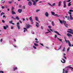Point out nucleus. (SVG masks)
I'll use <instances>...</instances> for the list:
<instances>
[{"mask_svg":"<svg viewBox=\"0 0 73 73\" xmlns=\"http://www.w3.org/2000/svg\"><path fill=\"white\" fill-rule=\"evenodd\" d=\"M13 9H14V7H12L11 9L12 11Z\"/></svg>","mask_w":73,"mask_h":73,"instance_id":"8fccbe9b","label":"nucleus"},{"mask_svg":"<svg viewBox=\"0 0 73 73\" xmlns=\"http://www.w3.org/2000/svg\"><path fill=\"white\" fill-rule=\"evenodd\" d=\"M12 18L13 19H14V20H15L16 19L15 18H14V17H13V16L12 17Z\"/></svg>","mask_w":73,"mask_h":73,"instance_id":"ea45409f","label":"nucleus"},{"mask_svg":"<svg viewBox=\"0 0 73 73\" xmlns=\"http://www.w3.org/2000/svg\"><path fill=\"white\" fill-rule=\"evenodd\" d=\"M28 4L29 6H32V3L31 1H29L28 3Z\"/></svg>","mask_w":73,"mask_h":73,"instance_id":"20e7f679","label":"nucleus"},{"mask_svg":"<svg viewBox=\"0 0 73 73\" xmlns=\"http://www.w3.org/2000/svg\"><path fill=\"white\" fill-rule=\"evenodd\" d=\"M5 27H6V28H8V25H6Z\"/></svg>","mask_w":73,"mask_h":73,"instance_id":"3c124183","label":"nucleus"},{"mask_svg":"<svg viewBox=\"0 0 73 73\" xmlns=\"http://www.w3.org/2000/svg\"><path fill=\"white\" fill-rule=\"evenodd\" d=\"M16 19L18 20H20V18H19V16H17L15 17Z\"/></svg>","mask_w":73,"mask_h":73,"instance_id":"f3484780","label":"nucleus"},{"mask_svg":"<svg viewBox=\"0 0 73 73\" xmlns=\"http://www.w3.org/2000/svg\"><path fill=\"white\" fill-rule=\"evenodd\" d=\"M52 5H53V6H55V5H56V3H54L53 4H52Z\"/></svg>","mask_w":73,"mask_h":73,"instance_id":"58836bf2","label":"nucleus"},{"mask_svg":"<svg viewBox=\"0 0 73 73\" xmlns=\"http://www.w3.org/2000/svg\"><path fill=\"white\" fill-rule=\"evenodd\" d=\"M67 36L68 37L72 36V35L68 33L67 34Z\"/></svg>","mask_w":73,"mask_h":73,"instance_id":"9d476101","label":"nucleus"},{"mask_svg":"<svg viewBox=\"0 0 73 73\" xmlns=\"http://www.w3.org/2000/svg\"><path fill=\"white\" fill-rule=\"evenodd\" d=\"M68 13H69V14H70V15H72V13L70 12H68Z\"/></svg>","mask_w":73,"mask_h":73,"instance_id":"e433bc0d","label":"nucleus"},{"mask_svg":"<svg viewBox=\"0 0 73 73\" xmlns=\"http://www.w3.org/2000/svg\"><path fill=\"white\" fill-rule=\"evenodd\" d=\"M68 71L67 70H65L64 73H68Z\"/></svg>","mask_w":73,"mask_h":73,"instance_id":"c756f323","label":"nucleus"},{"mask_svg":"<svg viewBox=\"0 0 73 73\" xmlns=\"http://www.w3.org/2000/svg\"><path fill=\"white\" fill-rule=\"evenodd\" d=\"M68 30L69 31H73V30H72L71 29H68Z\"/></svg>","mask_w":73,"mask_h":73,"instance_id":"864d4df0","label":"nucleus"},{"mask_svg":"<svg viewBox=\"0 0 73 73\" xmlns=\"http://www.w3.org/2000/svg\"><path fill=\"white\" fill-rule=\"evenodd\" d=\"M17 27L18 29H20V26L19 25H18L17 26Z\"/></svg>","mask_w":73,"mask_h":73,"instance_id":"7c9ffc66","label":"nucleus"},{"mask_svg":"<svg viewBox=\"0 0 73 73\" xmlns=\"http://www.w3.org/2000/svg\"><path fill=\"white\" fill-rule=\"evenodd\" d=\"M54 32L55 33H57V35H59V36H61V35H60V33H58V31H54Z\"/></svg>","mask_w":73,"mask_h":73,"instance_id":"1a4fd4ad","label":"nucleus"},{"mask_svg":"<svg viewBox=\"0 0 73 73\" xmlns=\"http://www.w3.org/2000/svg\"><path fill=\"white\" fill-rule=\"evenodd\" d=\"M67 1V2H70V0H68V1Z\"/></svg>","mask_w":73,"mask_h":73,"instance_id":"680f3d73","label":"nucleus"},{"mask_svg":"<svg viewBox=\"0 0 73 73\" xmlns=\"http://www.w3.org/2000/svg\"><path fill=\"white\" fill-rule=\"evenodd\" d=\"M3 29H7V28L5 27V26H4Z\"/></svg>","mask_w":73,"mask_h":73,"instance_id":"473e14b6","label":"nucleus"},{"mask_svg":"<svg viewBox=\"0 0 73 73\" xmlns=\"http://www.w3.org/2000/svg\"><path fill=\"white\" fill-rule=\"evenodd\" d=\"M69 11L70 12H73V10L71 9L69 10Z\"/></svg>","mask_w":73,"mask_h":73,"instance_id":"c03bdc74","label":"nucleus"},{"mask_svg":"<svg viewBox=\"0 0 73 73\" xmlns=\"http://www.w3.org/2000/svg\"><path fill=\"white\" fill-rule=\"evenodd\" d=\"M4 7L3 6H2V9H4Z\"/></svg>","mask_w":73,"mask_h":73,"instance_id":"09e8293b","label":"nucleus"},{"mask_svg":"<svg viewBox=\"0 0 73 73\" xmlns=\"http://www.w3.org/2000/svg\"><path fill=\"white\" fill-rule=\"evenodd\" d=\"M14 71H15V70H17V67L13 68Z\"/></svg>","mask_w":73,"mask_h":73,"instance_id":"2eb2a0df","label":"nucleus"},{"mask_svg":"<svg viewBox=\"0 0 73 73\" xmlns=\"http://www.w3.org/2000/svg\"><path fill=\"white\" fill-rule=\"evenodd\" d=\"M13 26H11V29H13Z\"/></svg>","mask_w":73,"mask_h":73,"instance_id":"603ef678","label":"nucleus"},{"mask_svg":"<svg viewBox=\"0 0 73 73\" xmlns=\"http://www.w3.org/2000/svg\"><path fill=\"white\" fill-rule=\"evenodd\" d=\"M48 28H52V27L50 26H48Z\"/></svg>","mask_w":73,"mask_h":73,"instance_id":"a18cd8bd","label":"nucleus"},{"mask_svg":"<svg viewBox=\"0 0 73 73\" xmlns=\"http://www.w3.org/2000/svg\"><path fill=\"white\" fill-rule=\"evenodd\" d=\"M57 36L56 35H55V38H57Z\"/></svg>","mask_w":73,"mask_h":73,"instance_id":"49530a36","label":"nucleus"},{"mask_svg":"<svg viewBox=\"0 0 73 73\" xmlns=\"http://www.w3.org/2000/svg\"><path fill=\"white\" fill-rule=\"evenodd\" d=\"M48 4H49V5H50L52 7V5H51V4H50L49 3H48Z\"/></svg>","mask_w":73,"mask_h":73,"instance_id":"bf43d9fd","label":"nucleus"},{"mask_svg":"<svg viewBox=\"0 0 73 73\" xmlns=\"http://www.w3.org/2000/svg\"><path fill=\"white\" fill-rule=\"evenodd\" d=\"M68 6H70L71 5H72V4H71V2H70L68 3Z\"/></svg>","mask_w":73,"mask_h":73,"instance_id":"412c9836","label":"nucleus"},{"mask_svg":"<svg viewBox=\"0 0 73 73\" xmlns=\"http://www.w3.org/2000/svg\"><path fill=\"white\" fill-rule=\"evenodd\" d=\"M35 40L36 41H38V39H37V38H35Z\"/></svg>","mask_w":73,"mask_h":73,"instance_id":"69168bd1","label":"nucleus"},{"mask_svg":"<svg viewBox=\"0 0 73 73\" xmlns=\"http://www.w3.org/2000/svg\"><path fill=\"white\" fill-rule=\"evenodd\" d=\"M20 23H19V22H18L17 23V25H19V24Z\"/></svg>","mask_w":73,"mask_h":73,"instance_id":"6e6d98bb","label":"nucleus"},{"mask_svg":"<svg viewBox=\"0 0 73 73\" xmlns=\"http://www.w3.org/2000/svg\"><path fill=\"white\" fill-rule=\"evenodd\" d=\"M3 15H5V13L3 12L1 13V16H3Z\"/></svg>","mask_w":73,"mask_h":73,"instance_id":"b1692460","label":"nucleus"},{"mask_svg":"<svg viewBox=\"0 0 73 73\" xmlns=\"http://www.w3.org/2000/svg\"><path fill=\"white\" fill-rule=\"evenodd\" d=\"M54 16H56L57 17H58V15L57 14H55Z\"/></svg>","mask_w":73,"mask_h":73,"instance_id":"cd10ccee","label":"nucleus"},{"mask_svg":"<svg viewBox=\"0 0 73 73\" xmlns=\"http://www.w3.org/2000/svg\"><path fill=\"white\" fill-rule=\"evenodd\" d=\"M32 17L31 16L29 18V20H33V19H32Z\"/></svg>","mask_w":73,"mask_h":73,"instance_id":"bb28decb","label":"nucleus"},{"mask_svg":"<svg viewBox=\"0 0 73 73\" xmlns=\"http://www.w3.org/2000/svg\"><path fill=\"white\" fill-rule=\"evenodd\" d=\"M51 14L52 15H54H54H55V13L54 12H53L52 11L51 12Z\"/></svg>","mask_w":73,"mask_h":73,"instance_id":"4be33fe9","label":"nucleus"},{"mask_svg":"<svg viewBox=\"0 0 73 73\" xmlns=\"http://www.w3.org/2000/svg\"><path fill=\"white\" fill-rule=\"evenodd\" d=\"M63 57H64V58H65V59H66V57H65V56H63Z\"/></svg>","mask_w":73,"mask_h":73,"instance_id":"a19ab883","label":"nucleus"},{"mask_svg":"<svg viewBox=\"0 0 73 73\" xmlns=\"http://www.w3.org/2000/svg\"><path fill=\"white\" fill-rule=\"evenodd\" d=\"M23 21H25V19L24 18H23Z\"/></svg>","mask_w":73,"mask_h":73,"instance_id":"338daca9","label":"nucleus"},{"mask_svg":"<svg viewBox=\"0 0 73 73\" xmlns=\"http://www.w3.org/2000/svg\"><path fill=\"white\" fill-rule=\"evenodd\" d=\"M47 31H48V32H51L50 31V30H48Z\"/></svg>","mask_w":73,"mask_h":73,"instance_id":"052dcab7","label":"nucleus"},{"mask_svg":"<svg viewBox=\"0 0 73 73\" xmlns=\"http://www.w3.org/2000/svg\"><path fill=\"white\" fill-rule=\"evenodd\" d=\"M23 7V8L24 9H25V6H24Z\"/></svg>","mask_w":73,"mask_h":73,"instance_id":"13d9d810","label":"nucleus"},{"mask_svg":"<svg viewBox=\"0 0 73 73\" xmlns=\"http://www.w3.org/2000/svg\"><path fill=\"white\" fill-rule=\"evenodd\" d=\"M62 60L63 61H62V60H61V62H62V63H65V60L64 59L62 58Z\"/></svg>","mask_w":73,"mask_h":73,"instance_id":"423d86ee","label":"nucleus"},{"mask_svg":"<svg viewBox=\"0 0 73 73\" xmlns=\"http://www.w3.org/2000/svg\"><path fill=\"white\" fill-rule=\"evenodd\" d=\"M51 24H52V25L53 26H54V25H55V24H54V22L53 21L52 22Z\"/></svg>","mask_w":73,"mask_h":73,"instance_id":"ddd939ff","label":"nucleus"},{"mask_svg":"<svg viewBox=\"0 0 73 73\" xmlns=\"http://www.w3.org/2000/svg\"><path fill=\"white\" fill-rule=\"evenodd\" d=\"M69 50H70V47H69L67 49V52H69Z\"/></svg>","mask_w":73,"mask_h":73,"instance_id":"aec40b11","label":"nucleus"},{"mask_svg":"<svg viewBox=\"0 0 73 73\" xmlns=\"http://www.w3.org/2000/svg\"><path fill=\"white\" fill-rule=\"evenodd\" d=\"M70 20H72V15H70Z\"/></svg>","mask_w":73,"mask_h":73,"instance_id":"a878e982","label":"nucleus"},{"mask_svg":"<svg viewBox=\"0 0 73 73\" xmlns=\"http://www.w3.org/2000/svg\"><path fill=\"white\" fill-rule=\"evenodd\" d=\"M37 3L36 2H35V1H34V2H33V5H36V3Z\"/></svg>","mask_w":73,"mask_h":73,"instance_id":"4468645a","label":"nucleus"},{"mask_svg":"<svg viewBox=\"0 0 73 73\" xmlns=\"http://www.w3.org/2000/svg\"><path fill=\"white\" fill-rule=\"evenodd\" d=\"M40 45H42V46H44V45L41 43H40Z\"/></svg>","mask_w":73,"mask_h":73,"instance_id":"de8ad7c7","label":"nucleus"},{"mask_svg":"<svg viewBox=\"0 0 73 73\" xmlns=\"http://www.w3.org/2000/svg\"><path fill=\"white\" fill-rule=\"evenodd\" d=\"M2 3H5V1H4V0H2Z\"/></svg>","mask_w":73,"mask_h":73,"instance_id":"c9c22d12","label":"nucleus"},{"mask_svg":"<svg viewBox=\"0 0 73 73\" xmlns=\"http://www.w3.org/2000/svg\"><path fill=\"white\" fill-rule=\"evenodd\" d=\"M31 27V25H27L26 27V28L28 29L30 28Z\"/></svg>","mask_w":73,"mask_h":73,"instance_id":"9b49d317","label":"nucleus"},{"mask_svg":"<svg viewBox=\"0 0 73 73\" xmlns=\"http://www.w3.org/2000/svg\"><path fill=\"white\" fill-rule=\"evenodd\" d=\"M33 20H30V22H31V24H34V23L33 22Z\"/></svg>","mask_w":73,"mask_h":73,"instance_id":"393cba45","label":"nucleus"},{"mask_svg":"<svg viewBox=\"0 0 73 73\" xmlns=\"http://www.w3.org/2000/svg\"><path fill=\"white\" fill-rule=\"evenodd\" d=\"M36 26L37 28H39L40 26H39V23H38L37 22H36Z\"/></svg>","mask_w":73,"mask_h":73,"instance_id":"39448f33","label":"nucleus"},{"mask_svg":"<svg viewBox=\"0 0 73 73\" xmlns=\"http://www.w3.org/2000/svg\"><path fill=\"white\" fill-rule=\"evenodd\" d=\"M65 47H64L62 50L63 52H64V51H65Z\"/></svg>","mask_w":73,"mask_h":73,"instance_id":"72a5a7b5","label":"nucleus"},{"mask_svg":"<svg viewBox=\"0 0 73 73\" xmlns=\"http://www.w3.org/2000/svg\"><path fill=\"white\" fill-rule=\"evenodd\" d=\"M2 21V22H3V23H4L5 22V21H4V20H3Z\"/></svg>","mask_w":73,"mask_h":73,"instance_id":"0e129e2a","label":"nucleus"},{"mask_svg":"<svg viewBox=\"0 0 73 73\" xmlns=\"http://www.w3.org/2000/svg\"><path fill=\"white\" fill-rule=\"evenodd\" d=\"M34 45L36 46H38V45L37 43L36 44L35 43H34Z\"/></svg>","mask_w":73,"mask_h":73,"instance_id":"6ab92c4d","label":"nucleus"},{"mask_svg":"<svg viewBox=\"0 0 73 73\" xmlns=\"http://www.w3.org/2000/svg\"><path fill=\"white\" fill-rule=\"evenodd\" d=\"M0 73H4L3 71H0Z\"/></svg>","mask_w":73,"mask_h":73,"instance_id":"79ce46f5","label":"nucleus"},{"mask_svg":"<svg viewBox=\"0 0 73 73\" xmlns=\"http://www.w3.org/2000/svg\"><path fill=\"white\" fill-rule=\"evenodd\" d=\"M59 21L60 23H61V24H63V23H64V25L65 27H66V28H68V25L67 23H66V22L65 21H61L60 20V19H59Z\"/></svg>","mask_w":73,"mask_h":73,"instance_id":"f257e3e1","label":"nucleus"},{"mask_svg":"<svg viewBox=\"0 0 73 73\" xmlns=\"http://www.w3.org/2000/svg\"><path fill=\"white\" fill-rule=\"evenodd\" d=\"M63 4H64V8H66V1H63Z\"/></svg>","mask_w":73,"mask_h":73,"instance_id":"7ed1b4c3","label":"nucleus"},{"mask_svg":"<svg viewBox=\"0 0 73 73\" xmlns=\"http://www.w3.org/2000/svg\"><path fill=\"white\" fill-rule=\"evenodd\" d=\"M11 13L13 15H15V14H16V12H15L14 11H11Z\"/></svg>","mask_w":73,"mask_h":73,"instance_id":"f8f14e48","label":"nucleus"},{"mask_svg":"<svg viewBox=\"0 0 73 73\" xmlns=\"http://www.w3.org/2000/svg\"><path fill=\"white\" fill-rule=\"evenodd\" d=\"M35 19L36 21H38V17H35Z\"/></svg>","mask_w":73,"mask_h":73,"instance_id":"a211bd4d","label":"nucleus"},{"mask_svg":"<svg viewBox=\"0 0 73 73\" xmlns=\"http://www.w3.org/2000/svg\"><path fill=\"white\" fill-rule=\"evenodd\" d=\"M24 29H25V30H26V31H28V30L27 29V28H24Z\"/></svg>","mask_w":73,"mask_h":73,"instance_id":"f704fd0d","label":"nucleus"},{"mask_svg":"<svg viewBox=\"0 0 73 73\" xmlns=\"http://www.w3.org/2000/svg\"><path fill=\"white\" fill-rule=\"evenodd\" d=\"M63 73H64V69H63Z\"/></svg>","mask_w":73,"mask_h":73,"instance_id":"774afa93","label":"nucleus"},{"mask_svg":"<svg viewBox=\"0 0 73 73\" xmlns=\"http://www.w3.org/2000/svg\"><path fill=\"white\" fill-rule=\"evenodd\" d=\"M45 15L46 17H48V16H49V14L47 12L45 13Z\"/></svg>","mask_w":73,"mask_h":73,"instance_id":"0eeeda50","label":"nucleus"},{"mask_svg":"<svg viewBox=\"0 0 73 73\" xmlns=\"http://www.w3.org/2000/svg\"><path fill=\"white\" fill-rule=\"evenodd\" d=\"M64 38L65 39V41L66 42V43H67V42H68V45L70 46H71V43L70 42L69 40H66V37L65 36L64 37Z\"/></svg>","mask_w":73,"mask_h":73,"instance_id":"f03ea898","label":"nucleus"},{"mask_svg":"<svg viewBox=\"0 0 73 73\" xmlns=\"http://www.w3.org/2000/svg\"><path fill=\"white\" fill-rule=\"evenodd\" d=\"M40 9H37L36 10V12H38L40 11Z\"/></svg>","mask_w":73,"mask_h":73,"instance_id":"c85d7f7f","label":"nucleus"},{"mask_svg":"<svg viewBox=\"0 0 73 73\" xmlns=\"http://www.w3.org/2000/svg\"><path fill=\"white\" fill-rule=\"evenodd\" d=\"M57 38H58V39L59 40V41H62V40L60 39V38H58V37H57Z\"/></svg>","mask_w":73,"mask_h":73,"instance_id":"5701e85b","label":"nucleus"},{"mask_svg":"<svg viewBox=\"0 0 73 73\" xmlns=\"http://www.w3.org/2000/svg\"><path fill=\"white\" fill-rule=\"evenodd\" d=\"M33 47L35 49H37V48H36V47L35 46H33Z\"/></svg>","mask_w":73,"mask_h":73,"instance_id":"2f4dec72","label":"nucleus"},{"mask_svg":"<svg viewBox=\"0 0 73 73\" xmlns=\"http://www.w3.org/2000/svg\"><path fill=\"white\" fill-rule=\"evenodd\" d=\"M70 19V18L69 17H67V19L68 20H69V19Z\"/></svg>","mask_w":73,"mask_h":73,"instance_id":"37998d69","label":"nucleus"},{"mask_svg":"<svg viewBox=\"0 0 73 73\" xmlns=\"http://www.w3.org/2000/svg\"><path fill=\"white\" fill-rule=\"evenodd\" d=\"M61 1H59L58 3V7H60L61 6Z\"/></svg>","mask_w":73,"mask_h":73,"instance_id":"dca6fc26","label":"nucleus"},{"mask_svg":"<svg viewBox=\"0 0 73 73\" xmlns=\"http://www.w3.org/2000/svg\"><path fill=\"white\" fill-rule=\"evenodd\" d=\"M12 3V2L9 1V4H11V3Z\"/></svg>","mask_w":73,"mask_h":73,"instance_id":"4d7b16f0","label":"nucleus"},{"mask_svg":"<svg viewBox=\"0 0 73 73\" xmlns=\"http://www.w3.org/2000/svg\"><path fill=\"white\" fill-rule=\"evenodd\" d=\"M18 12L19 13H21V12H22V9H19L18 10Z\"/></svg>","mask_w":73,"mask_h":73,"instance_id":"6e6552de","label":"nucleus"},{"mask_svg":"<svg viewBox=\"0 0 73 73\" xmlns=\"http://www.w3.org/2000/svg\"><path fill=\"white\" fill-rule=\"evenodd\" d=\"M2 41H3V39H1L0 40V42H2Z\"/></svg>","mask_w":73,"mask_h":73,"instance_id":"e2e57ef3","label":"nucleus"},{"mask_svg":"<svg viewBox=\"0 0 73 73\" xmlns=\"http://www.w3.org/2000/svg\"><path fill=\"white\" fill-rule=\"evenodd\" d=\"M19 22L20 23H21V24H22V22H21V21L20 20L19 21Z\"/></svg>","mask_w":73,"mask_h":73,"instance_id":"5fc2aeb1","label":"nucleus"},{"mask_svg":"<svg viewBox=\"0 0 73 73\" xmlns=\"http://www.w3.org/2000/svg\"><path fill=\"white\" fill-rule=\"evenodd\" d=\"M12 22H13L12 21H9V23H10V24H12Z\"/></svg>","mask_w":73,"mask_h":73,"instance_id":"4c0bfd02","label":"nucleus"}]
</instances>
